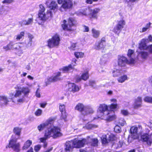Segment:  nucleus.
Listing matches in <instances>:
<instances>
[{
	"label": "nucleus",
	"instance_id": "29",
	"mask_svg": "<svg viewBox=\"0 0 152 152\" xmlns=\"http://www.w3.org/2000/svg\"><path fill=\"white\" fill-rule=\"evenodd\" d=\"M81 77L82 80L84 81H86L88 79L89 77L88 71L87 70L84 72L82 74Z\"/></svg>",
	"mask_w": 152,
	"mask_h": 152
},
{
	"label": "nucleus",
	"instance_id": "33",
	"mask_svg": "<svg viewBox=\"0 0 152 152\" xmlns=\"http://www.w3.org/2000/svg\"><path fill=\"white\" fill-rule=\"evenodd\" d=\"M21 128L19 127H15L13 129V132L15 135L20 136L21 132Z\"/></svg>",
	"mask_w": 152,
	"mask_h": 152
},
{
	"label": "nucleus",
	"instance_id": "38",
	"mask_svg": "<svg viewBox=\"0 0 152 152\" xmlns=\"http://www.w3.org/2000/svg\"><path fill=\"white\" fill-rule=\"evenodd\" d=\"M144 101L146 102L152 103V97L147 96L144 99Z\"/></svg>",
	"mask_w": 152,
	"mask_h": 152
},
{
	"label": "nucleus",
	"instance_id": "8",
	"mask_svg": "<svg viewBox=\"0 0 152 152\" xmlns=\"http://www.w3.org/2000/svg\"><path fill=\"white\" fill-rule=\"evenodd\" d=\"M8 45L9 48V50H14L18 54L22 53V45L21 43H14L12 42H10Z\"/></svg>",
	"mask_w": 152,
	"mask_h": 152
},
{
	"label": "nucleus",
	"instance_id": "57",
	"mask_svg": "<svg viewBox=\"0 0 152 152\" xmlns=\"http://www.w3.org/2000/svg\"><path fill=\"white\" fill-rule=\"evenodd\" d=\"M47 104V103H41L40 104V107H42L44 108L45 107L46 105Z\"/></svg>",
	"mask_w": 152,
	"mask_h": 152
},
{
	"label": "nucleus",
	"instance_id": "7",
	"mask_svg": "<svg viewBox=\"0 0 152 152\" xmlns=\"http://www.w3.org/2000/svg\"><path fill=\"white\" fill-rule=\"evenodd\" d=\"M60 39L59 36L57 34L55 35L51 39L48 41V46L50 48H53L58 45Z\"/></svg>",
	"mask_w": 152,
	"mask_h": 152
},
{
	"label": "nucleus",
	"instance_id": "62",
	"mask_svg": "<svg viewBox=\"0 0 152 152\" xmlns=\"http://www.w3.org/2000/svg\"><path fill=\"white\" fill-rule=\"evenodd\" d=\"M53 149V147H51L50 148H48L47 150L45 151L44 152H50Z\"/></svg>",
	"mask_w": 152,
	"mask_h": 152
},
{
	"label": "nucleus",
	"instance_id": "1",
	"mask_svg": "<svg viewBox=\"0 0 152 152\" xmlns=\"http://www.w3.org/2000/svg\"><path fill=\"white\" fill-rule=\"evenodd\" d=\"M63 134L61 128L58 126H53L48 128L45 131L44 137L39 139L40 142L43 143V147L44 148L47 146L48 143L46 140L52 137L53 139H56L62 136Z\"/></svg>",
	"mask_w": 152,
	"mask_h": 152
},
{
	"label": "nucleus",
	"instance_id": "51",
	"mask_svg": "<svg viewBox=\"0 0 152 152\" xmlns=\"http://www.w3.org/2000/svg\"><path fill=\"white\" fill-rule=\"evenodd\" d=\"M33 18H29L27 20V25L31 24L33 22Z\"/></svg>",
	"mask_w": 152,
	"mask_h": 152
},
{
	"label": "nucleus",
	"instance_id": "19",
	"mask_svg": "<svg viewBox=\"0 0 152 152\" xmlns=\"http://www.w3.org/2000/svg\"><path fill=\"white\" fill-rule=\"evenodd\" d=\"M142 100L140 96H138L134 100V102L133 105V108L135 109H137L142 106Z\"/></svg>",
	"mask_w": 152,
	"mask_h": 152
},
{
	"label": "nucleus",
	"instance_id": "3",
	"mask_svg": "<svg viewBox=\"0 0 152 152\" xmlns=\"http://www.w3.org/2000/svg\"><path fill=\"white\" fill-rule=\"evenodd\" d=\"M99 10H100L98 8H92L91 7H88L84 10L83 14L84 15H89L91 18L97 19V14Z\"/></svg>",
	"mask_w": 152,
	"mask_h": 152
},
{
	"label": "nucleus",
	"instance_id": "54",
	"mask_svg": "<svg viewBox=\"0 0 152 152\" xmlns=\"http://www.w3.org/2000/svg\"><path fill=\"white\" fill-rule=\"evenodd\" d=\"M77 43H72L70 47V49L73 50H74L75 49V48L76 47V45Z\"/></svg>",
	"mask_w": 152,
	"mask_h": 152
},
{
	"label": "nucleus",
	"instance_id": "30",
	"mask_svg": "<svg viewBox=\"0 0 152 152\" xmlns=\"http://www.w3.org/2000/svg\"><path fill=\"white\" fill-rule=\"evenodd\" d=\"M131 133L133 135H135L138 133V128L135 126H132L130 129Z\"/></svg>",
	"mask_w": 152,
	"mask_h": 152
},
{
	"label": "nucleus",
	"instance_id": "41",
	"mask_svg": "<svg viewBox=\"0 0 152 152\" xmlns=\"http://www.w3.org/2000/svg\"><path fill=\"white\" fill-rule=\"evenodd\" d=\"M134 53V50L129 49L128 51L127 56L129 58H130V60L131 58H132V56L133 55Z\"/></svg>",
	"mask_w": 152,
	"mask_h": 152
},
{
	"label": "nucleus",
	"instance_id": "58",
	"mask_svg": "<svg viewBox=\"0 0 152 152\" xmlns=\"http://www.w3.org/2000/svg\"><path fill=\"white\" fill-rule=\"evenodd\" d=\"M84 28L85 29V32H88L89 31V28L87 26H84Z\"/></svg>",
	"mask_w": 152,
	"mask_h": 152
},
{
	"label": "nucleus",
	"instance_id": "32",
	"mask_svg": "<svg viewBox=\"0 0 152 152\" xmlns=\"http://www.w3.org/2000/svg\"><path fill=\"white\" fill-rule=\"evenodd\" d=\"M48 127V124L45 123L40 124L37 126V129L39 131H41L45 128Z\"/></svg>",
	"mask_w": 152,
	"mask_h": 152
},
{
	"label": "nucleus",
	"instance_id": "47",
	"mask_svg": "<svg viewBox=\"0 0 152 152\" xmlns=\"http://www.w3.org/2000/svg\"><path fill=\"white\" fill-rule=\"evenodd\" d=\"M151 24V23H150L147 24L145 27H143L142 28V32H143L146 31L150 27Z\"/></svg>",
	"mask_w": 152,
	"mask_h": 152
},
{
	"label": "nucleus",
	"instance_id": "21",
	"mask_svg": "<svg viewBox=\"0 0 152 152\" xmlns=\"http://www.w3.org/2000/svg\"><path fill=\"white\" fill-rule=\"evenodd\" d=\"M107 116L106 120L108 121H113L116 119V116L114 112L112 110H109L107 114Z\"/></svg>",
	"mask_w": 152,
	"mask_h": 152
},
{
	"label": "nucleus",
	"instance_id": "40",
	"mask_svg": "<svg viewBox=\"0 0 152 152\" xmlns=\"http://www.w3.org/2000/svg\"><path fill=\"white\" fill-rule=\"evenodd\" d=\"M75 55L77 58H83L84 56V53L81 52H76L75 53Z\"/></svg>",
	"mask_w": 152,
	"mask_h": 152
},
{
	"label": "nucleus",
	"instance_id": "4",
	"mask_svg": "<svg viewBox=\"0 0 152 152\" xmlns=\"http://www.w3.org/2000/svg\"><path fill=\"white\" fill-rule=\"evenodd\" d=\"M75 109L81 113L85 112V114L82 113L83 115L94 113V110L92 108L86 107L83 103H78L76 105L75 107Z\"/></svg>",
	"mask_w": 152,
	"mask_h": 152
},
{
	"label": "nucleus",
	"instance_id": "26",
	"mask_svg": "<svg viewBox=\"0 0 152 152\" xmlns=\"http://www.w3.org/2000/svg\"><path fill=\"white\" fill-rule=\"evenodd\" d=\"M10 99L12 100L13 102H14L12 98H8L5 96H2L1 101L3 102V104L5 105H7L8 103L10 102Z\"/></svg>",
	"mask_w": 152,
	"mask_h": 152
},
{
	"label": "nucleus",
	"instance_id": "59",
	"mask_svg": "<svg viewBox=\"0 0 152 152\" xmlns=\"http://www.w3.org/2000/svg\"><path fill=\"white\" fill-rule=\"evenodd\" d=\"M3 48L5 50V51L9 50V47L8 44H7L6 46L3 47Z\"/></svg>",
	"mask_w": 152,
	"mask_h": 152
},
{
	"label": "nucleus",
	"instance_id": "24",
	"mask_svg": "<svg viewBox=\"0 0 152 152\" xmlns=\"http://www.w3.org/2000/svg\"><path fill=\"white\" fill-rule=\"evenodd\" d=\"M126 72L125 70L122 69H116L113 71V76L114 77H117L122 74H124Z\"/></svg>",
	"mask_w": 152,
	"mask_h": 152
},
{
	"label": "nucleus",
	"instance_id": "64",
	"mask_svg": "<svg viewBox=\"0 0 152 152\" xmlns=\"http://www.w3.org/2000/svg\"><path fill=\"white\" fill-rule=\"evenodd\" d=\"M26 152H33V149L32 147H31Z\"/></svg>",
	"mask_w": 152,
	"mask_h": 152
},
{
	"label": "nucleus",
	"instance_id": "63",
	"mask_svg": "<svg viewBox=\"0 0 152 152\" xmlns=\"http://www.w3.org/2000/svg\"><path fill=\"white\" fill-rule=\"evenodd\" d=\"M86 2L87 4H91L93 2V0H86Z\"/></svg>",
	"mask_w": 152,
	"mask_h": 152
},
{
	"label": "nucleus",
	"instance_id": "17",
	"mask_svg": "<svg viewBox=\"0 0 152 152\" xmlns=\"http://www.w3.org/2000/svg\"><path fill=\"white\" fill-rule=\"evenodd\" d=\"M46 4L50 9L48 10H50L51 11V10H55L57 9V4L55 1H51L50 0H49L46 1Z\"/></svg>",
	"mask_w": 152,
	"mask_h": 152
},
{
	"label": "nucleus",
	"instance_id": "22",
	"mask_svg": "<svg viewBox=\"0 0 152 152\" xmlns=\"http://www.w3.org/2000/svg\"><path fill=\"white\" fill-rule=\"evenodd\" d=\"M74 147H73V144L72 140L66 142L65 143L64 150L66 152H69L72 150Z\"/></svg>",
	"mask_w": 152,
	"mask_h": 152
},
{
	"label": "nucleus",
	"instance_id": "11",
	"mask_svg": "<svg viewBox=\"0 0 152 152\" xmlns=\"http://www.w3.org/2000/svg\"><path fill=\"white\" fill-rule=\"evenodd\" d=\"M20 144L19 143H16V140L12 139L9 140L8 145L6 146V148H11L14 151L18 152L20 150Z\"/></svg>",
	"mask_w": 152,
	"mask_h": 152
},
{
	"label": "nucleus",
	"instance_id": "15",
	"mask_svg": "<svg viewBox=\"0 0 152 152\" xmlns=\"http://www.w3.org/2000/svg\"><path fill=\"white\" fill-rule=\"evenodd\" d=\"M67 87V90L70 92L73 93L78 92L80 90V88L78 86L74 83L68 82V84L66 85Z\"/></svg>",
	"mask_w": 152,
	"mask_h": 152
},
{
	"label": "nucleus",
	"instance_id": "52",
	"mask_svg": "<svg viewBox=\"0 0 152 152\" xmlns=\"http://www.w3.org/2000/svg\"><path fill=\"white\" fill-rule=\"evenodd\" d=\"M73 67H64L63 69V71L64 72L68 71L70 69H72Z\"/></svg>",
	"mask_w": 152,
	"mask_h": 152
},
{
	"label": "nucleus",
	"instance_id": "9",
	"mask_svg": "<svg viewBox=\"0 0 152 152\" xmlns=\"http://www.w3.org/2000/svg\"><path fill=\"white\" fill-rule=\"evenodd\" d=\"M73 144V147L75 148H80L84 146L87 140L85 138H82L81 140L75 138L72 140Z\"/></svg>",
	"mask_w": 152,
	"mask_h": 152
},
{
	"label": "nucleus",
	"instance_id": "42",
	"mask_svg": "<svg viewBox=\"0 0 152 152\" xmlns=\"http://www.w3.org/2000/svg\"><path fill=\"white\" fill-rule=\"evenodd\" d=\"M55 118H49L46 121V122L45 123L46 124H48V126L49 124H51L52 123H53L54 121Z\"/></svg>",
	"mask_w": 152,
	"mask_h": 152
},
{
	"label": "nucleus",
	"instance_id": "46",
	"mask_svg": "<svg viewBox=\"0 0 152 152\" xmlns=\"http://www.w3.org/2000/svg\"><path fill=\"white\" fill-rule=\"evenodd\" d=\"M22 94V91L20 90H16V92L14 94V97H17L20 96Z\"/></svg>",
	"mask_w": 152,
	"mask_h": 152
},
{
	"label": "nucleus",
	"instance_id": "49",
	"mask_svg": "<svg viewBox=\"0 0 152 152\" xmlns=\"http://www.w3.org/2000/svg\"><path fill=\"white\" fill-rule=\"evenodd\" d=\"M101 140L102 144H106L108 143L106 136L105 137H104L102 138Z\"/></svg>",
	"mask_w": 152,
	"mask_h": 152
},
{
	"label": "nucleus",
	"instance_id": "13",
	"mask_svg": "<svg viewBox=\"0 0 152 152\" xmlns=\"http://www.w3.org/2000/svg\"><path fill=\"white\" fill-rule=\"evenodd\" d=\"M106 42L105 38L104 37L102 38L100 41L96 43L94 46L95 49L97 50H103L102 52H105Z\"/></svg>",
	"mask_w": 152,
	"mask_h": 152
},
{
	"label": "nucleus",
	"instance_id": "48",
	"mask_svg": "<svg viewBox=\"0 0 152 152\" xmlns=\"http://www.w3.org/2000/svg\"><path fill=\"white\" fill-rule=\"evenodd\" d=\"M121 113L124 116L128 115L129 113L127 110H121Z\"/></svg>",
	"mask_w": 152,
	"mask_h": 152
},
{
	"label": "nucleus",
	"instance_id": "60",
	"mask_svg": "<svg viewBox=\"0 0 152 152\" xmlns=\"http://www.w3.org/2000/svg\"><path fill=\"white\" fill-rule=\"evenodd\" d=\"M82 80L81 77H78L76 78V83L80 81L81 80Z\"/></svg>",
	"mask_w": 152,
	"mask_h": 152
},
{
	"label": "nucleus",
	"instance_id": "2",
	"mask_svg": "<svg viewBox=\"0 0 152 152\" xmlns=\"http://www.w3.org/2000/svg\"><path fill=\"white\" fill-rule=\"evenodd\" d=\"M39 11L38 17L36 20L39 25L42 24L49 17H52V14L50 10H48L47 14H45V9L42 4L39 5Z\"/></svg>",
	"mask_w": 152,
	"mask_h": 152
},
{
	"label": "nucleus",
	"instance_id": "37",
	"mask_svg": "<svg viewBox=\"0 0 152 152\" xmlns=\"http://www.w3.org/2000/svg\"><path fill=\"white\" fill-rule=\"evenodd\" d=\"M134 1H132L131 0H126V3L127 4V6L130 8L131 9H132V6L134 5L133 3Z\"/></svg>",
	"mask_w": 152,
	"mask_h": 152
},
{
	"label": "nucleus",
	"instance_id": "20",
	"mask_svg": "<svg viewBox=\"0 0 152 152\" xmlns=\"http://www.w3.org/2000/svg\"><path fill=\"white\" fill-rule=\"evenodd\" d=\"M59 109L61 113V117L62 119H65L67 117V114L66 112L65 106L64 104H59Z\"/></svg>",
	"mask_w": 152,
	"mask_h": 152
},
{
	"label": "nucleus",
	"instance_id": "53",
	"mask_svg": "<svg viewBox=\"0 0 152 152\" xmlns=\"http://www.w3.org/2000/svg\"><path fill=\"white\" fill-rule=\"evenodd\" d=\"M19 23L21 26H22L23 25H27V20H23L19 22Z\"/></svg>",
	"mask_w": 152,
	"mask_h": 152
},
{
	"label": "nucleus",
	"instance_id": "28",
	"mask_svg": "<svg viewBox=\"0 0 152 152\" xmlns=\"http://www.w3.org/2000/svg\"><path fill=\"white\" fill-rule=\"evenodd\" d=\"M32 144V141L28 140L24 143L22 147L23 150H26L28 149Z\"/></svg>",
	"mask_w": 152,
	"mask_h": 152
},
{
	"label": "nucleus",
	"instance_id": "36",
	"mask_svg": "<svg viewBox=\"0 0 152 152\" xmlns=\"http://www.w3.org/2000/svg\"><path fill=\"white\" fill-rule=\"evenodd\" d=\"M117 137L115 135L113 134H111L108 137V141L109 142H113L117 140Z\"/></svg>",
	"mask_w": 152,
	"mask_h": 152
},
{
	"label": "nucleus",
	"instance_id": "23",
	"mask_svg": "<svg viewBox=\"0 0 152 152\" xmlns=\"http://www.w3.org/2000/svg\"><path fill=\"white\" fill-rule=\"evenodd\" d=\"M98 140L97 138H91L90 142L86 143L87 145H89L92 147H96L98 145Z\"/></svg>",
	"mask_w": 152,
	"mask_h": 152
},
{
	"label": "nucleus",
	"instance_id": "18",
	"mask_svg": "<svg viewBox=\"0 0 152 152\" xmlns=\"http://www.w3.org/2000/svg\"><path fill=\"white\" fill-rule=\"evenodd\" d=\"M55 75L53 77H51L48 79V81L50 82H54L56 81L61 80V73L60 72H58L55 73Z\"/></svg>",
	"mask_w": 152,
	"mask_h": 152
},
{
	"label": "nucleus",
	"instance_id": "6",
	"mask_svg": "<svg viewBox=\"0 0 152 152\" xmlns=\"http://www.w3.org/2000/svg\"><path fill=\"white\" fill-rule=\"evenodd\" d=\"M134 63L135 60L133 58H131L130 60H128L123 56H120L118 58V65L120 66H124L126 64L131 65Z\"/></svg>",
	"mask_w": 152,
	"mask_h": 152
},
{
	"label": "nucleus",
	"instance_id": "50",
	"mask_svg": "<svg viewBox=\"0 0 152 152\" xmlns=\"http://www.w3.org/2000/svg\"><path fill=\"white\" fill-rule=\"evenodd\" d=\"M41 146L40 145H35L34 147V150L35 152H38L40 149Z\"/></svg>",
	"mask_w": 152,
	"mask_h": 152
},
{
	"label": "nucleus",
	"instance_id": "61",
	"mask_svg": "<svg viewBox=\"0 0 152 152\" xmlns=\"http://www.w3.org/2000/svg\"><path fill=\"white\" fill-rule=\"evenodd\" d=\"M24 99L23 98L19 99L17 100V102H19L22 103L23 102Z\"/></svg>",
	"mask_w": 152,
	"mask_h": 152
},
{
	"label": "nucleus",
	"instance_id": "10",
	"mask_svg": "<svg viewBox=\"0 0 152 152\" xmlns=\"http://www.w3.org/2000/svg\"><path fill=\"white\" fill-rule=\"evenodd\" d=\"M66 21L65 20L63 21L64 23L62 24V27L64 30H70L71 27L74 25L76 23V21L72 18H69L68 20V24H66Z\"/></svg>",
	"mask_w": 152,
	"mask_h": 152
},
{
	"label": "nucleus",
	"instance_id": "39",
	"mask_svg": "<svg viewBox=\"0 0 152 152\" xmlns=\"http://www.w3.org/2000/svg\"><path fill=\"white\" fill-rule=\"evenodd\" d=\"M109 107L111 110H115L119 108V106L117 104H111Z\"/></svg>",
	"mask_w": 152,
	"mask_h": 152
},
{
	"label": "nucleus",
	"instance_id": "14",
	"mask_svg": "<svg viewBox=\"0 0 152 152\" xmlns=\"http://www.w3.org/2000/svg\"><path fill=\"white\" fill-rule=\"evenodd\" d=\"M125 23V22L123 20L118 21L117 24L114 28L113 31L114 32L115 34H118L124 28Z\"/></svg>",
	"mask_w": 152,
	"mask_h": 152
},
{
	"label": "nucleus",
	"instance_id": "12",
	"mask_svg": "<svg viewBox=\"0 0 152 152\" xmlns=\"http://www.w3.org/2000/svg\"><path fill=\"white\" fill-rule=\"evenodd\" d=\"M72 0H58V2L59 4H61L63 2V4L60 8V10L61 11L63 10H62V9L63 8L64 10H66L67 9L71 8L73 5Z\"/></svg>",
	"mask_w": 152,
	"mask_h": 152
},
{
	"label": "nucleus",
	"instance_id": "43",
	"mask_svg": "<svg viewBox=\"0 0 152 152\" xmlns=\"http://www.w3.org/2000/svg\"><path fill=\"white\" fill-rule=\"evenodd\" d=\"M42 110L38 109L35 111L34 114L36 116H40L42 114Z\"/></svg>",
	"mask_w": 152,
	"mask_h": 152
},
{
	"label": "nucleus",
	"instance_id": "44",
	"mask_svg": "<svg viewBox=\"0 0 152 152\" xmlns=\"http://www.w3.org/2000/svg\"><path fill=\"white\" fill-rule=\"evenodd\" d=\"M21 91L22 93H24L25 95L28 94L29 92V89L28 88H23Z\"/></svg>",
	"mask_w": 152,
	"mask_h": 152
},
{
	"label": "nucleus",
	"instance_id": "55",
	"mask_svg": "<svg viewBox=\"0 0 152 152\" xmlns=\"http://www.w3.org/2000/svg\"><path fill=\"white\" fill-rule=\"evenodd\" d=\"M13 1V0H4L2 2L3 3H7V4H10Z\"/></svg>",
	"mask_w": 152,
	"mask_h": 152
},
{
	"label": "nucleus",
	"instance_id": "25",
	"mask_svg": "<svg viewBox=\"0 0 152 152\" xmlns=\"http://www.w3.org/2000/svg\"><path fill=\"white\" fill-rule=\"evenodd\" d=\"M28 39L26 41V47L27 48L31 47L32 44V39H33L34 37L32 35L29 34L28 36Z\"/></svg>",
	"mask_w": 152,
	"mask_h": 152
},
{
	"label": "nucleus",
	"instance_id": "45",
	"mask_svg": "<svg viewBox=\"0 0 152 152\" xmlns=\"http://www.w3.org/2000/svg\"><path fill=\"white\" fill-rule=\"evenodd\" d=\"M24 32H22L20 33V34L18 35L17 36L16 39L17 40H19L22 38V37L24 36Z\"/></svg>",
	"mask_w": 152,
	"mask_h": 152
},
{
	"label": "nucleus",
	"instance_id": "34",
	"mask_svg": "<svg viewBox=\"0 0 152 152\" xmlns=\"http://www.w3.org/2000/svg\"><path fill=\"white\" fill-rule=\"evenodd\" d=\"M148 56V53L144 51H140L139 53L138 56L141 57L142 58H145Z\"/></svg>",
	"mask_w": 152,
	"mask_h": 152
},
{
	"label": "nucleus",
	"instance_id": "5",
	"mask_svg": "<svg viewBox=\"0 0 152 152\" xmlns=\"http://www.w3.org/2000/svg\"><path fill=\"white\" fill-rule=\"evenodd\" d=\"M149 40L152 41V37L151 35L148 36V39H142L141 40L139 44V48L140 50H146L149 51L150 52H152V45L147 46L146 42Z\"/></svg>",
	"mask_w": 152,
	"mask_h": 152
},
{
	"label": "nucleus",
	"instance_id": "27",
	"mask_svg": "<svg viewBox=\"0 0 152 152\" xmlns=\"http://www.w3.org/2000/svg\"><path fill=\"white\" fill-rule=\"evenodd\" d=\"M99 110L100 113H104L108 110V106L104 104H101L99 107Z\"/></svg>",
	"mask_w": 152,
	"mask_h": 152
},
{
	"label": "nucleus",
	"instance_id": "35",
	"mask_svg": "<svg viewBox=\"0 0 152 152\" xmlns=\"http://www.w3.org/2000/svg\"><path fill=\"white\" fill-rule=\"evenodd\" d=\"M92 32L93 34V36L95 38H97L100 34V31H99L97 30L94 28H93L92 30Z\"/></svg>",
	"mask_w": 152,
	"mask_h": 152
},
{
	"label": "nucleus",
	"instance_id": "56",
	"mask_svg": "<svg viewBox=\"0 0 152 152\" xmlns=\"http://www.w3.org/2000/svg\"><path fill=\"white\" fill-rule=\"evenodd\" d=\"M39 91V88H38L36 91V96L37 97L39 98L40 97V95Z\"/></svg>",
	"mask_w": 152,
	"mask_h": 152
},
{
	"label": "nucleus",
	"instance_id": "31",
	"mask_svg": "<svg viewBox=\"0 0 152 152\" xmlns=\"http://www.w3.org/2000/svg\"><path fill=\"white\" fill-rule=\"evenodd\" d=\"M128 79V77L126 75H124L119 77L117 79L119 83H123Z\"/></svg>",
	"mask_w": 152,
	"mask_h": 152
},
{
	"label": "nucleus",
	"instance_id": "16",
	"mask_svg": "<svg viewBox=\"0 0 152 152\" xmlns=\"http://www.w3.org/2000/svg\"><path fill=\"white\" fill-rule=\"evenodd\" d=\"M141 140L144 142H146L147 144L151 145L152 143V138L150 135L147 133H145L141 137Z\"/></svg>",
	"mask_w": 152,
	"mask_h": 152
}]
</instances>
